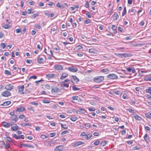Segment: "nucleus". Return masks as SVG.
I'll return each mask as SVG.
<instances>
[{
  "label": "nucleus",
  "instance_id": "8fccbe9b",
  "mask_svg": "<svg viewBox=\"0 0 151 151\" xmlns=\"http://www.w3.org/2000/svg\"><path fill=\"white\" fill-rule=\"evenodd\" d=\"M69 132V131L67 130L65 131L62 132L61 133V134L63 135L65 134L66 133H68Z\"/></svg>",
  "mask_w": 151,
  "mask_h": 151
},
{
  "label": "nucleus",
  "instance_id": "c03bdc74",
  "mask_svg": "<svg viewBox=\"0 0 151 151\" xmlns=\"http://www.w3.org/2000/svg\"><path fill=\"white\" fill-rule=\"evenodd\" d=\"M127 110L129 111V112L130 113H135L134 112V110L133 109H127Z\"/></svg>",
  "mask_w": 151,
  "mask_h": 151
},
{
  "label": "nucleus",
  "instance_id": "7c9ffc66",
  "mask_svg": "<svg viewBox=\"0 0 151 151\" xmlns=\"http://www.w3.org/2000/svg\"><path fill=\"white\" fill-rule=\"evenodd\" d=\"M119 18V16L118 14L116 13H114V19L113 20H116Z\"/></svg>",
  "mask_w": 151,
  "mask_h": 151
},
{
  "label": "nucleus",
  "instance_id": "ddd939ff",
  "mask_svg": "<svg viewBox=\"0 0 151 151\" xmlns=\"http://www.w3.org/2000/svg\"><path fill=\"white\" fill-rule=\"evenodd\" d=\"M25 110V108L24 107L22 106L19 108H17L16 110V112L18 111L19 112L23 111Z\"/></svg>",
  "mask_w": 151,
  "mask_h": 151
},
{
  "label": "nucleus",
  "instance_id": "ea45409f",
  "mask_svg": "<svg viewBox=\"0 0 151 151\" xmlns=\"http://www.w3.org/2000/svg\"><path fill=\"white\" fill-rule=\"evenodd\" d=\"M5 73L6 74L8 75L11 76L12 75V74L8 70H5Z\"/></svg>",
  "mask_w": 151,
  "mask_h": 151
},
{
  "label": "nucleus",
  "instance_id": "f704fd0d",
  "mask_svg": "<svg viewBox=\"0 0 151 151\" xmlns=\"http://www.w3.org/2000/svg\"><path fill=\"white\" fill-rule=\"evenodd\" d=\"M38 62L39 63L41 64L43 62L44 60L43 59L41 58L40 59L38 58L37 60Z\"/></svg>",
  "mask_w": 151,
  "mask_h": 151
},
{
  "label": "nucleus",
  "instance_id": "2f4dec72",
  "mask_svg": "<svg viewBox=\"0 0 151 151\" xmlns=\"http://www.w3.org/2000/svg\"><path fill=\"white\" fill-rule=\"evenodd\" d=\"M3 27L5 29H9L11 27L10 26L7 24L4 25Z\"/></svg>",
  "mask_w": 151,
  "mask_h": 151
},
{
  "label": "nucleus",
  "instance_id": "6e6552de",
  "mask_svg": "<svg viewBox=\"0 0 151 151\" xmlns=\"http://www.w3.org/2000/svg\"><path fill=\"white\" fill-rule=\"evenodd\" d=\"M5 88L7 90L11 91L13 88V86L11 84H9L6 85L5 86Z\"/></svg>",
  "mask_w": 151,
  "mask_h": 151
},
{
  "label": "nucleus",
  "instance_id": "680f3d73",
  "mask_svg": "<svg viewBox=\"0 0 151 151\" xmlns=\"http://www.w3.org/2000/svg\"><path fill=\"white\" fill-rule=\"evenodd\" d=\"M99 143H100V141H96V142H95L93 144H94V145H99Z\"/></svg>",
  "mask_w": 151,
  "mask_h": 151
},
{
  "label": "nucleus",
  "instance_id": "603ef678",
  "mask_svg": "<svg viewBox=\"0 0 151 151\" xmlns=\"http://www.w3.org/2000/svg\"><path fill=\"white\" fill-rule=\"evenodd\" d=\"M107 142L105 141L104 142H102L101 143V145L103 146H105L107 143Z\"/></svg>",
  "mask_w": 151,
  "mask_h": 151
},
{
  "label": "nucleus",
  "instance_id": "e2e57ef3",
  "mask_svg": "<svg viewBox=\"0 0 151 151\" xmlns=\"http://www.w3.org/2000/svg\"><path fill=\"white\" fill-rule=\"evenodd\" d=\"M88 109L90 111H94L95 110V108L88 107Z\"/></svg>",
  "mask_w": 151,
  "mask_h": 151
},
{
  "label": "nucleus",
  "instance_id": "774afa93",
  "mask_svg": "<svg viewBox=\"0 0 151 151\" xmlns=\"http://www.w3.org/2000/svg\"><path fill=\"white\" fill-rule=\"evenodd\" d=\"M6 138L8 141L9 142L11 141V138L10 137H6Z\"/></svg>",
  "mask_w": 151,
  "mask_h": 151
},
{
  "label": "nucleus",
  "instance_id": "72a5a7b5",
  "mask_svg": "<svg viewBox=\"0 0 151 151\" xmlns=\"http://www.w3.org/2000/svg\"><path fill=\"white\" fill-rule=\"evenodd\" d=\"M144 138L145 139V140L147 141V142L148 141H149V137L148 136V135L147 134H146L144 136Z\"/></svg>",
  "mask_w": 151,
  "mask_h": 151
},
{
  "label": "nucleus",
  "instance_id": "4468645a",
  "mask_svg": "<svg viewBox=\"0 0 151 151\" xmlns=\"http://www.w3.org/2000/svg\"><path fill=\"white\" fill-rule=\"evenodd\" d=\"M24 88V85H22L20 87L18 88V92L21 93H22V91H23V90Z\"/></svg>",
  "mask_w": 151,
  "mask_h": 151
},
{
  "label": "nucleus",
  "instance_id": "58836bf2",
  "mask_svg": "<svg viewBox=\"0 0 151 151\" xmlns=\"http://www.w3.org/2000/svg\"><path fill=\"white\" fill-rule=\"evenodd\" d=\"M126 14V9L125 6H124V10L122 13V16H124Z\"/></svg>",
  "mask_w": 151,
  "mask_h": 151
},
{
  "label": "nucleus",
  "instance_id": "a18cd8bd",
  "mask_svg": "<svg viewBox=\"0 0 151 151\" xmlns=\"http://www.w3.org/2000/svg\"><path fill=\"white\" fill-rule=\"evenodd\" d=\"M35 25V27L37 29H40L41 28V26L38 24H36Z\"/></svg>",
  "mask_w": 151,
  "mask_h": 151
},
{
  "label": "nucleus",
  "instance_id": "aec40b11",
  "mask_svg": "<svg viewBox=\"0 0 151 151\" xmlns=\"http://www.w3.org/2000/svg\"><path fill=\"white\" fill-rule=\"evenodd\" d=\"M112 29L113 30L114 33L116 34L117 32L116 27L115 25H112Z\"/></svg>",
  "mask_w": 151,
  "mask_h": 151
},
{
  "label": "nucleus",
  "instance_id": "423d86ee",
  "mask_svg": "<svg viewBox=\"0 0 151 151\" xmlns=\"http://www.w3.org/2000/svg\"><path fill=\"white\" fill-rule=\"evenodd\" d=\"M2 95L4 96L8 97L11 95V93L9 91H6L2 93Z\"/></svg>",
  "mask_w": 151,
  "mask_h": 151
},
{
  "label": "nucleus",
  "instance_id": "1a4fd4ad",
  "mask_svg": "<svg viewBox=\"0 0 151 151\" xmlns=\"http://www.w3.org/2000/svg\"><path fill=\"white\" fill-rule=\"evenodd\" d=\"M84 143L82 141H78L75 143L73 145V146L74 147H76L79 145L84 144Z\"/></svg>",
  "mask_w": 151,
  "mask_h": 151
},
{
  "label": "nucleus",
  "instance_id": "338daca9",
  "mask_svg": "<svg viewBox=\"0 0 151 151\" xmlns=\"http://www.w3.org/2000/svg\"><path fill=\"white\" fill-rule=\"evenodd\" d=\"M118 30L120 32H122L123 31V29L122 28L120 27H118Z\"/></svg>",
  "mask_w": 151,
  "mask_h": 151
},
{
  "label": "nucleus",
  "instance_id": "3c124183",
  "mask_svg": "<svg viewBox=\"0 0 151 151\" xmlns=\"http://www.w3.org/2000/svg\"><path fill=\"white\" fill-rule=\"evenodd\" d=\"M30 104L32 105H35V106H37L38 104V103H37L36 102H31L30 103Z\"/></svg>",
  "mask_w": 151,
  "mask_h": 151
},
{
  "label": "nucleus",
  "instance_id": "0eeeda50",
  "mask_svg": "<svg viewBox=\"0 0 151 151\" xmlns=\"http://www.w3.org/2000/svg\"><path fill=\"white\" fill-rule=\"evenodd\" d=\"M12 125L13 126L11 127V129L13 131H16L20 129L16 124H13Z\"/></svg>",
  "mask_w": 151,
  "mask_h": 151
},
{
  "label": "nucleus",
  "instance_id": "4d7b16f0",
  "mask_svg": "<svg viewBox=\"0 0 151 151\" xmlns=\"http://www.w3.org/2000/svg\"><path fill=\"white\" fill-rule=\"evenodd\" d=\"M37 78V76H30L29 77V80H30L31 79L33 78L34 79H36Z\"/></svg>",
  "mask_w": 151,
  "mask_h": 151
},
{
  "label": "nucleus",
  "instance_id": "a211bd4d",
  "mask_svg": "<svg viewBox=\"0 0 151 151\" xmlns=\"http://www.w3.org/2000/svg\"><path fill=\"white\" fill-rule=\"evenodd\" d=\"M47 76L49 78H54L55 77V75L54 74H49Z\"/></svg>",
  "mask_w": 151,
  "mask_h": 151
},
{
  "label": "nucleus",
  "instance_id": "9b49d317",
  "mask_svg": "<svg viewBox=\"0 0 151 151\" xmlns=\"http://www.w3.org/2000/svg\"><path fill=\"white\" fill-rule=\"evenodd\" d=\"M60 91V90L58 88L56 87H55L53 88L51 90V92L52 93H57Z\"/></svg>",
  "mask_w": 151,
  "mask_h": 151
},
{
  "label": "nucleus",
  "instance_id": "39448f33",
  "mask_svg": "<svg viewBox=\"0 0 151 151\" xmlns=\"http://www.w3.org/2000/svg\"><path fill=\"white\" fill-rule=\"evenodd\" d=\"M2 124L3 127L6 128H9L11 126H12L13 124H11L9 123H8L6 122H3Z\"/></svg>",
  "mask_w": 151,
  "mask_h": 151
},
{
  "label": "nucleus",
  "instance_id": "49530a36",
  "mask_svg": "<svg viewBox=\"0 0 151 151\" xmlns=\"http://www.w3.org/2000/svg\"><path fill=\"white\" fill-rule=\"evenodd\" d=\"M72 89L74 91H78L80 89L79 88H77V87H75V86H72Z\"/></svg>",
  "mask_w": 151,
  "mask_h": 151
},
{
  "label": "nucleus",
  "instance_id": "69168bd1",
  "mask_svg": "<svg viewBox=\"0 0 151 151\" xmlns=\"http://www.w3.org/2000/svg\"><path fill=\"white\" fill-rule=\"evenodd\" d=\"M114 93L116 95H119L120 94V92L119 91H115L114 92Z\"/></svg>",
  "mask_w": 151,
  "mask_h": 151
},
{
  "label": "nucleus",
  "instance_id": "bf43d9fd",
  "mask_svg": "<svg viewBox=\"0 0 151 151\" xmlns=\"http://www.w3.org/2000/svg\"><path fill=\"white\" fill-rule=\"evenodd\" d=\"M1 45L3 49L5 48L6 47L5 44L4 43H2L1 44Z\"/></svg>",
  "mask_w": 151,
  "mask_h": 151
},
{
  "label": "nucleus",
  "instance_id": "79ce46f5",
  "mask_svg": "<svg viewBox=\"0 0 151 151\" xmlns=\"http://www.w3.org/2000/svg\"><path fill=\"white\" fill-rule=\"evenodd\" d=\"M13 137L17 139H20V137L18 136L16 134H14L13 135Z\"/></svg>",
  "mask_w": 151,
  "mask_h": 151
},
{
  "label": "nucleus",
  "instance_id": "052dcab7",
  "mask_svg": "<svg viewBox=\"0 0 151 151\" xmlns=\"http://www.w3.org/2000/svg\"><path fill=\"white\" fill-rule=\"evenodd\" d=\"M38 16V13H37L35 14H34L32 16L34 18H35L37 17Z\"/></svg>",
  "mask_w": 151,
  "mask_h": 151
},
{
  "label": "nucleus",
  "instance_id": "4c0bfd02",
  "mask_svg": "<svg viewBox=\"0 0 151 151\" xmlns=\"http://www.w3.org/2000/svg\"><path fill=\"white\" fill-rule=\"evenodd\" d=\"M122 98L124 99H128V95L126 93H124L123 94Z\"/></svg>",
  "mask_w": 151,
  "mask_h": 151
},
{
  "label": "nucleus",
  "instance_id": "473e14b6",
  "mask_svg": "<svg viewBox=\"0 0 151 151\" xmlns=\"http://www.w3.org/2000/svg\"><path fill=\"white\" fill-rule=\"evenodd\" d=\"M146 92L147 93H149L151 95V87L148 88L146 90Z\"/></svg>",
  "mask_w": 151,
  "mask_h": 151
},
{
  "label": "nucleus",
  "instance_id": "c9c22d12",
  "mask_svg": "<svg viewBox=\"0 0 151 151\" xmlns=\"http://www.w3.org/2000/svg\"><path fill=\"white\" fill-rule=\"evenodd\" d=\"M83 48V47L81 45H78L75 48V49L76 50H78L79 49H81Z\"/></svg>",
  "mask_w": 151,
  "mask_h": 151
},
{
  "label": "nucleus",
  "instance_id": "13d9d810",
  "mask_svg": "<svg viewBox=\"0 0 151 151\" xmlns=\"http://www.w3.org/2000/svg\"><path fill=\"white\" fill-rule=\"evenodd\" d=\"M45 88L47 89H50V87L49 85L46 84L45 86Z\"/></svg>",
  "mask_w": 151,
  "mask_h": 151
},
{
  "label": "nucleus",
  "instance_id": "20e7f679",
  "mask_svg": "<svg viewBox=\"0 0 151 151\" xmlns=\"http://www.w3.org/2000/svg\"><path fill=\"white\" fill-rule=\"evenodd\" d=\"M63 150V147L62 145L57 146L54 149L55 151H62Z\"/></svg>",
  "mask_w": 151,
  "mask_h": 151
},
{
  "label": "nucleus",
  "instance_id": "864d4df0",
  "mask_svg": "<svg viewBox=\"0 0 151 151\" xmlns=\"http://www.w3.org/2000/svg\"><path fill=\"white\" fill-rule=\"evenodd\" d=\"M55 135V133H51L49 134V136L50 137H53Z\"/></svg>",
  "mask_w": 151,
  "mask_h": 151
},
{
  "label": "nucleus",
  "instance_id": "2eb2a0df",
  "mask_svg": "<svg viewBox=\"0 0 151 151\" xmlns=\"http://www.w3.org/2000/svg\"><path fill=\"white\" fill-rule=\"evenodd\" d=\"M11 103V102L10 101H8L4 102L3 104H1V105L4 106H6L10 104Z\"/></svg>",
  "mask_w": 151,
  "mask_h": 151
},
{
  "label": "nucleus",
  "instance_id": "f03ea898",
  "mask_svg": "<svg viewBox=\"0 0 151 151\" xmlns=\"http://www.w3.org/2000/svg\"><path fill=\"white\" fill-rule=\"evenodd\" d=\"M107 77L110 79H114L117 78V76L114 73L109 74L108 75Z\"/></svg>",
  "mask_w": 151,
  "mask_h": 151
},
{
  "label": "nucleus",
  "instance_id": "09e8293b",
  "mask_svg": "<svg viewBox=\"0 0 151 151\" xmlns=\"http://www.w3.org/2000/svg\"><path fill=\"white\" fill-rule=\"evenodd\" d=\"M56 6L58 7H59V8H63V6H61L60 5V3L59 2H58L56 5Z\"/></svg>",
  "mask_w": 151,
  "mask_h": 151
},
{
  "label": "nucleus",
  "instance_id": "393cba45",
  "mask_svg": "<svg viewBox=\"0 0 151 151\" xmlns=\"http://www.w3.org/2000/svg\"><path fill=\"white\" fill-rule=\"evenodd\" d=\"M31 91V89H29L28 88H26V89L24 92H23L22 93H29Z\"/></svg>",
  "mask_w": 151,
  "mask_h": 151
},
{
  "label": "nucleus",
  "instance_id": "cd10ccee",
  "mask_svg": "<svg viewBox=\"0 0 151 151\" xmlns=\"http://www.w3.org/2000/svg\"><path fill=\"white\" fill-rule=\"evenodd\" d=\"M70 119L73 121L75 122L78 119V118L76 116H73L71 117Z\"/></svg>",
  "mask_w": 151,
  "mask_h": 151
},
{
  "label": "nucleus",
  "instance_id": "dca6fc26",
  "mask_svg": "<svg viewBox=\"0 0 151 151\" xmlns=\"http://www.w3.org/2000/svg\"><path fill=\"white\" fill-rule=\"evenodd\" d=\"M114 54L117 57H120L121 58H124V53H115Z\"/></svg>",
  "mask_w": 151,
  "mask_h": 151
},
{
  "label": "nucleus",
  "instance_id": "c756f323",
  "mask_svg": "<svg viewBox=\"0 0 151 151\" xmlns=\"http://www.w3.org/2000/svg\"><path fill=\"white\" fill-rule=\"evenodd\" d=\"M59 124L61 125V127L62 128L66 129H68V127L66 124L60 123H59Z\"/></svg>",
  "mask_w": 151,
  "mask_h": 151
},
{
  "label": "nucleus",
  "instance_id": "f8f14e48",
  "mask_svg": "<svg viewBox=\"0 0 151 151\" xmlns=\"http://www.w3.org/2000/svg\"><path fill=\"white\" fill-rule=\"evenodd\" d=\"M68 74L66 72L63 73L60 78V79L61 80H63L65 78H66L68 76Z\"/></svg>",
  "mask_w": 151,
  "mask_h": 151
},
{
  "label": "nucleus",
  "instance_id": "bb28decb",
  "mask_svg": "<svg viewBox=\"0 0 151 151\" xmlns=\"http://www.w3.org/2000/svg\"><path fill=\"white\" fill-rule=\"evenodd\" d=\"M101 72L105 74H108L109 73V71L107 69H104L102 70Z\"/></svg>",
  "mask_w": 151,
  "mask_h": 151
},
{
  "label": "nucleus",
  "instance_id": "7ed1b4c3",
  "mask_svg": "<svg viewBox=\"0 0 151 151\" xmlns=\"http://www.w3.org/2000/svg\"><path fill=\"white\" fill-rule=\"evenodd\" d=\"M54 67L56 70H62L63 69V67L60 65H54Z\"/></svg>",
  "mask_w": 151,
  "mask_h": 151
},
{
  "label": "nucleus",
  "instance_id": "412c9836",
  "mask_svg": "<svg viewBox=\"0 0 151 151\" xmlns=\"http://www.w3.org/2000/svg\"><path fill=\"white\" fill-rule=\"evenodd\" d=\"M124 57L126 58L133 56V55L130 53H124Z\"/></svg>",
  "mask_w": 151,
  "mask_h": 151
},
{
  "label": "nucleus",
  "instance_id": "0e129e2a",
  "mask_svg": "<svg viewBox=\"0 0 151 151\" xmlns=\"http://www.w3.org/2000/svg\"><path fill=\"white\" fill-rule=\"evenodd\" d=\"M84 124L86 127H88L89 128L91 127V126L89 125L88 123H85Z\"/></svg>",
  "mask_w": 151,
  "mask_h": 151
},
{
  "label": "nucleus",
  "instance_id": "c85d7f7f",
  "mask_svg": "<svg viewBox=\"0 0 151 151\" xmlns=\"http://www.w3.org/2000/svg\"><path fill=\"white\" fill-rule=\"evenodd\" d=\"M12 119L14 121H17V119H18L17 116L16 115H14L12 117Z\"/></svg>",
  "mask_w": 151,
  "mask_h": 151
},
{
  "label": "nucleus",
  "instance_id": "5701e85b",
  "mask_svg": "<svg viewBox=\"0 0 151 151\" xmlns=\"http://www.w3.org/2000/svg\"><path fill=\"white\" fill-rule=\"evenodd\" d=\"M91 137H92V135L90 134H86V137H85V138L86 140H88Z\"/></svg>",
  "mask_w": 151,
  "mask_h": 151
},
{
  "label": "nucleus",
  "instance_id": "de8ad7c7",
  "mask_svg": "<svg viewBox=\"0 0 151 151\" xmlns=\"http://www.w3.org/2000/svg\"><path fill=\"white\" fill-rule=\"evenodd\" d=\"M86 17H87L89 18H91V16L90 15V14L88 12H87V13L86 14Z\"/></svg>",
  "mask_w": 151,
  "mask_h": 151
},
{
  "label": "nucleus",
  "instance_id": "37998d69",
  "mask_svg": "<svg viewBox=\"0 0 151 151\" xmlns=\"http://www.w3.org/2000/svg\"><path fill=\"white\" fill-rule=\"evenodd\" d=\"M145 80L146 81H151V76L145 77Z\"/></svg>",
  "mask_w": 151,
  "mask_h": 151
},
{
  "label": "nucleus",
  "instance_id": "f3484780",
  "mask_svg": "<svg viewBox=\"0 0 151 151\" xmlns=\"http://www.w3.org/2000/svg\"><path fill=\"white\" fill-rule=\"evenodd\" d=\"M72 77L76 83H77L79 82V79L76 76H72Z\"/></svg>",
  "mask_w": 151,
  "mask_h": 151
},
{
  "label": "nucleus",
  "instance_id": "a19ab883",
  "mask_svg": "<svg viewBox=\"0 0 151 151\" xmlns=\"http://www.w3.org/2000/svg\"><path fill=\"white\" fill-rule=\"evenodd\" d=\"M21 125L23 127H25L26 126H31L30 124L29 123H22Z\"/></svg>",
  "mask_w": 151,
  "mask_h": 151
},
{
  "label": "nucleus",
  "instance_id": "4be33fe9",
  "mask_svg": "<svg viewBox=\"0 0 151 151\" xmlns=\"http://www.w3.org/2000/svg\"><path fill=\"white\" fill-rule=\"evenodd\" d=\"M134 118L137 120L140 121L142 120V118L141 117L137 115L134 116Z\"/></svg>",
  "mask_w": 151,
  "mask_h": 151
},
{
  "label": "nucleus",
  "instance_id": "6ab92c4d",
  "mask_svg": "<svg viewBox=\"0 0 151 151\" xmlns=\"http://www.w3.org/2000/svg\"><path fill=\"white\" fill-rule=\"evenodd\" d=\"M21 147L22 146H23L25 147H33L32 145H28L26 144H23L21 145Z\"/></svg>",
  "mask_w": 151,
  "mask_h": 151
},
{
  "label": "nucleus",
  "instance_id": "5fc2aeb1",
  "mask_svg": "<svg viewBox=\"0 0 151 151\" xmlns=\"http://www.w3.org/2000/svg\"><path fill=\"white\" fill-rule=\"evenodd\" d=\"M72 99L73 100H78V96H74L72 97Z\"/></svg>",
  "mask_w": 151,
  "mask_h": 151
},
{
  "label": "nucleus",
  "instance_id": "f257e3e1",
  "mask_svg": "<svg viewBox=\"0 0 151 151\" xmlns=\"http://www.w3.org/2000/svg\"><path fill=\"white\" fill-rule=\"evenodd\" d=\"M104 77L103 76H96L93 79V81L99 83L104 80Z\"/></svg>",
  "mask_w": 151,
  "mask_h": 151
},
{
  "label": "nucleus",
  "instance_id": "e433bc0d",
  "mask_svg": "<svg viewBox=\"0 0 151 151\" xmlns=\"http://www.w3.org/2000/svg\"><path fill=\"white\" fill-rule=\"evenodd\" d=\"M42 102L44 103L47 104L50 103V101L47 99H44L42 100Z\"/></svg>",
  "mask_w": 151,
  "mask_h": 151
},
{
  "label": "nucleus",
  "instance_id": "9d476101",
  "mask_svg": "<svg viewBox=\"0 0 151 151\" xmlns=\"http://www.w3.org/2000/svg\"><path fill=\"white\" fill-rule=\"evenodd\" d=\"M67 69L70 71L73 72H76L78 70V68H73L69 67Z\"/></svg>",
  "mask_w": 151,
  "mask_h": 151
},
{
  "label": "nucleus",
  "instance_id": "a878e982",
  "mask_svg": "<svg viewBox=\"0 0 151 151\" xmlns=\"http://www.w3.org/2000/svg\"><path fill=\"white\" fill-rule=\"evenodd\" d=\"M89 52L90 53H95L96 50L93 48H91L89 49Z\"/></svg>",
  "mask_w": 151,
  "mask_h": 151
},
{
  "label": "nucleus",
  "instance_id": "6e6d98bb",
  "mask_svg": "<svg viewBox=\"0 0 151 151\" xmlns=\"http://www.w3.org/2000/svg\"><path fill=\"white\" fill-rule=\"evenodd\" d=\"M140 148H139L137 146H135L134 147H133L132 148V150H139V149Z\"/></svg>",
  "mask_w": 151,
  "mask_h": 151
},
{
  "label": "nucleus",
  "instance_id": "b1692460",
  "mask_svg": "<svg viewBox=\"0 0 151 151\" xmlns=\"http://www.w3.org/2000/svg\"><path fill=\"white\" fill-rule=\"evenodd\" d=\"M145 115L146 117L148 118H151V113L150 112L147 113L145 114Z\"/></svg>",
  "mask_w": 151,
  "mask_h": 151
}]
</instances>
